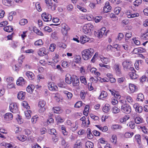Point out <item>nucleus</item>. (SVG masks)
Here are the masks:
<instances>
[{
  "label": "nucleus",
  "instance_id": "obj_35",
  "mask_svg": "<svg viewBox=\"0 0 148 148\" xmlns=\"http://www.w3.org/2000/svg\"><path fill=\"white\" fill-rule=\"evenodd\" d=\"M62 132L64 136H67L68 134V132L66 131L65 127H61Z\"/></svg>",
  "mask_w": 148,
  "mask_h": 148
},
{
  "label": "nucleus",
  "instance_id": "obj_52",
  "mask_svg": "<svg viewBox=\"0 0 148 148\" xmlns=\"http://www.w3.org/2000/svg\"><path fill=\"white\" fill-rule=\"evenodd\" d=\"M18 139L22 141H24L26 139V137L24 135H20L17 137Z\"/></svg>",
  "mask_w": 148,
  "mask_h": 148
},
{
  "label": "nucleus",
  "instance_id": "obj_9",
  "mask_svg": "<svg viewBox=\"0 0 148 148\" xmlns=\"http://www.w3.org/2000/svg\"><path fill=\"white\" fill-rule=\"evenodd\" d=\"M48 87L49 90L51 91H56L58 90V87L52 82L48 83Z\"/></svg>",
  "mask_w": 148,
  "mask_h": 148
},
{
  "label": "nucleus",
  "instance_id": "obj_25",
  "mask_svg": "<svg viewBox=\"0 0 148 148\" xmlns=\"http://www.w3.org/2000/svg\"><path fill=\"white\" fill-rule=\"evenodd\" d=\"M143 119L139 116L136 117L135 119V122L137 124H139L143 122Z\"/></svg>",
  "mask_w": 148,
  "mask_h": 148
},
{
  "label": "nucleus",
  "instance_id": "obj_59",
  "mask_svg": "<svg viewBox=\"0 0 148 148\" xmlns=\"http://www.w3.org/2000/svg\"><path fill=\"white\" fill-rule=\"evenodd\" d=\"M58 85L59 87L65 88L66 86V84L64 82H61L59 83Z\"/></svg>",
  "mask_w": 148,
  "mask_h": 148
},
{
  "label": "nucleus",
  "instance_id": "obj_64",
  "mask_svg": "<svg viewBox=\"0 0 148 148\" xmlns=\"http://www.w3.org/2000/svg\"><path fill=\"white\" fill-rule=\"evenodd\" d=\"M124 36L123 33H120L119 34L117 39L119 40H121L123 38Z\"/></svg>",
  "mask_w": 148,
  "mask_h": 148
},
{
  "label": "nucleus",
  "instance_id": "obj_39",
  "mask_svg": "<svg viewBox=\"0 0 148 148\" xmlns=\"http://www.w3.org/2000/svg\"><path fill=\"white\" fill-rule=\"evenodd\" d=\"M129 118V117L128 116L125 115L123 116L122 118H121L120 119V121L122 123L125 122L127 120H128Z\"/></svg>",
  "mask_w": 148,
  "mask_h": 148
},
{
  "label": "nucleus",
  "instance_id": "obj_33",
  "mask_svg": "<svg viewBox=\"0 0 148 148\" xmlns=\"http://www.w3.org/2000/svg\"><path fill=\"white\" fill-rule=\"evenodd\" d=\"M129 75L131 79H135L137 77V75H136V73L133 72H130Z\"/></svg>",
  "mask_w": 148,
  "mask_h": 148
},
{
  "label": "nucleus",
  "instance_id": "obj_23",
  "mask_svg": "<svg viewBox=\"0 0 148 148\" xmlns=\"http://www.w3.org/2000/svg\"><path fill=\"white\" fill-rule=\"evenodd\" d=\"M120 66V65L118 64H116L114 65V68L117 73H120V72L121 69Z\"/></svg>",
  "mask_w": 148,
  "mask_h": 148
},
{
  "label": "nucleus",
  "instance_id": "obj_15",
  "mask_svg": "<svg viewBox=\"0 0 148 148\" xmlns=\"http://www.w3.org/2000/svg\"><path fill=\"white\" fill-rule=\"evenodd\" d=\"M129 88L131 93H133L137 90V87L135 85L132 84H130Z\"/></svg>",
  "mask_w": 148,
  "mask_h": 148
},
{
  "label": "nucleus",
  "instance_id": "obj_3",
  "mask_svg": "<svg viewBox=\"0 0 148 148\" xmlns=\"http://www.w3.org/2000/svg\"><path fill=\"white\" fill-rule=\"evenodd\" d=\"M94 29V26L88 23L84 26L83 27V31L85 34H87L93 31Z\"/></svg>",
  "mask_w": 148,
  "mask_h": 148
},
{
  "label": "nucleus",
  "instance_id": "obj_7",
  "mask_svg": "<svg viewBox=\"0 0 148 148\" xmlns=\"http://www.w3.org/2000/svg\"><path fill=\"white\" fill-rule=\"evenodd\" d=\"M10 109L11 112L16 113L18 111V109L16 104L15 103H12L10 106Z\"/></svg>",
  "mask_w": 148,
  "mask_h": 148
},
{
  "label": "nucleus",
  "instance_id": "obj_18",
  "mask_svg": "<svg viewBox=\"0 0 148 148\" xmlns=\"http://www.w3.org/2000/svg\"><path fill=\"white\" fill-rule=\"evenodd\" d=\"M110 105L106 104L102 108L103 111L105 113H108L110 110Z\"/></svg>",
  "mask_w": 148,
  "mask_h": 148
},
{
  "label": "nucleus",
  "instance_id": "obj_30",
  "mask_svg": "<svg viewBox=\"0 0 148 148\" xmlns=\"http://www.w3.org/2000/svg\"><path fill=\"white\" fill-rule=\"evenodd\" d=\"M53 110L54 113H61L62 111V110L58 107H53Z\"/></svg>",
  "mask_w": 148,
  "mask_h": 148
},
{
  "label": "nucleus",
  "instance_id": "obj_55",
  "mask_svg": "<svg viewBox=\"0 0 148 148\" xmlns=\"http://www.w3.org/2000/svg\"><path fill=\"white\" fill-rule=\"evenodd\" d=\"M126 99L127 101L131 104H132L134 102L133 100L130 96H127L126 97Z\"/></svg>",
  "mask_w": 148,
  "mask_h": 148
},
{
  "label": "nucleus",
  "instance_id": "obj_54",
  "mask_svg": "<svg viewBox=\"0 0 148 148\" xmlns=\"http://www.w3.org/2000/svg\"><path fill=\"white\" fill-rule=\"evenodd\" d=\"M80 95L82 99H84L86 96V93L84 90H82L81 91Z\"/></svg>",
  "mask_w": 148,
  "mask_h": 148
},
{
  "label": "nucleus",
  "instance_id": "obj_47",
  "mask_svg": "<svg viewBox=\"0 0 148 148\" xmlns=\"http://www.w3.org/2000/svg\"><path fill=\"white\" fill-rule=\"evenodd\" d=\"M89 106H86L84 108V114L86 115L87 116L89 110Z\"/></svg>",
  "mask_w": 148,
  "mask_h": 148
},
{
  "label": "nucleus",
  "instance_id": "obj_56",
  "mask_svg": "<svg viewBox=\"0 0 148 148\" xmlns=\"http://www.w3.org/2000/svg\"><path fill=\"white\" fill-rule=\"evenodd\" d=\"M133 132H126L125 134V136L126 138L131 137L133 135Z\"/></svg>",
  "mask_w": 148,
  "mask_h": 148
},
{
  "label": "nucleus",
  "instance_id": "obj_6",
  "mask_svg": "<svg viewBox=\"0 0 148 148\" xmlns=\"http://www.w3.org/2000/svg\"><path fill=\"white\" fill-rule=\"evenodd\" d=\"M42 17L44 21L48 22L51 21L52 16L51 15L46 12L43 13L42 15Z\"/></svg>",
  "mask_w": 148,
  "mask_h": 148
},
{
  "label": "nucleus",
  "instance_id": "obj_22",
  "mask_svg": "<svg viewBox=\"0 0 148 148\" xmlns=\"http://www.w3.org/2000/svg\"><path fill=\"white\" fill-rule=\"evenodd\" d=\"M34 88V86L33 85H29L26 88V90L28 92L31 93L32 92Z\"/></svg>",
  "mask_w": 148,
  "mask_h": 148
},
{
  "label": "nucleus",
  "instance_id": "obj_16",
  "mask_svg": "<svg viewBox=\"0 0 148 148\" xmlns=\"http://www.w3.org/2000/svg\"><path fill=\"white\" fill-rule=\"evenodd\" d=\"M25 92L21 91L18 93L17 98L20 100H23L25 98Z\"/></svg>",
  "mask_w": 148,
  "mask_h": 148
},
{
  "label": "nucleus",
  "instance_id": "obj_2",
  "mask_svg": "<svg viewBox=\"0 0 148 148\" xmlns=\"http://www.w3.org/2000/svg\"><path fill=\"white\" fill-rule=\"evenodd\" d=\"M126 102V101L124 100H121L120 101V103H121V109L123 113L129 114L131 111V108L129 105L124 103Z\"/></svg>",
  "mask_w": 148,
  "mask_h": 148
},
{
  "label": "nucleus",
  "instance_id": "obj_61",
  "mask_svg": "<svg viewBox=\"0 0 148 148\" xmlns=\"http://www.w3.org/2000/svg\"><path fill=\"white\" fill-rule=\"evenodd\" d=\"M102 17L101 16H96L95 18V22L97 23L99 22L101 20Z\"/></svg>",
  "mask_w": 148,
  "mask_h": 148
},
{
  "label": "nucleus",
  "instance_id": "obj_5",
  "mask_svg": "<svg viewBox=\"0 0 148 148\" xmlns=\"http://www.w3.org/2000/svg\"><path fill=\"white\" fill-rule=\"evenodd\" d=\"M106 28L105 27H102L100 30L98 32L95 31L94 34L95 36L99 38H100L102 37L103 35L105 33Z\"/></svg>",
  "mask_w": 148,
  "mask_h": 148
},
{
  "label": "nucleus",
  "instance_id": "obj_17",
  "mask_svg": "<svg viewBox=\"0 0 148 148\" xmlns=\"http://www.w3.org/2000/svg\"><path fill=\"white\" fill-rule=\"evenodd\" d=\"M26 75L28 78L30 80H32L34 78V75L32 72L28 71L26 72Z\"/></svg>",
  "mask_w": 148,
  "mask_h": 148
},
{
  "label": "nucleus",
  "instance_id": "obj_53",
  "mask_svg": "<svg viewBox=\"0 0 148 148\" xmlns=\"http://www.w3.org/2000/svg\"><path fill=\"white\" fill-rule=\"evenodd\" d=\"M62 29L70 30V28L65 23H63L61 25Z\"/></svg>",
  "mask_w": 148,
  "mask_h": 148
},
{
  "label": "nucleus",
  "instance_id": "obj_31",
  "mask_svg": "<svg viewBox=\"0 0 148 148\" xmlns=\"http://www.w3.org/2000/svg\"><path fill=\"white\" fill-rule=\"evenodd\" d=\"M3 29L6 32H10L13 31V28L12 26H8L5 27L3 28Z\"/></svg>",
  "mask_w": 148,
  "mask_h": 148
},
{
  "label": "nucleus",
  "instance_id": "obj_62",
  "mask_svg": "<svg viewBox=\"0 0 148 148\" xmlns=\"http://www.w3.org/2000/svg\"><path fill=\"white\" fill-rule=\"evenodd\" d=\"M142 0H136L134 2V5L136 6H138L142 3Z\"/></svg>",
  "mask_w": 148,
  "mask_h": 148
},
{
  "label": "nucleus",
  "instance_id": "obj_20",
  "mask_svg": "<svg viewBox=\"0 0 148 148\" xmlns=\"http://www.w3.org/2000/svg\"><path fill=\"white\" fill-rule=\"evenodd\" d=\"M72 81L73 79H72V77L71 75L69 74H67L66 76V82L68 84H70Z\"/></svg>",
  "mask_w": 148,
  "mask_h": 148
},
{
  "label": "nucleus",
  "instance_id": "obj_48",
  "mask_svg": "<svg viewBox=\"0 0 148 148\" xmlns=\"http://www.w3.org/2000/svg\"><path fill=\"white\" fill-rule=\"evenodd\" d=\"M22 104V106L27 109H28L30 108V107L29 106L28 103L26 101H23Z\"/></svg>",
  "mask_w": 148,
  "mask_h": 148
},
{
  "label": "nucleus",
  "instance_id": "obj_19",
  "mask_svg": "<svg viewBox=\"0 0 148 148\" xmlns=\"http://www.w3.org/2000/svg\"><path fill=\"white\" fill-rule=\"evenodd\" d=\"M45 48H41L38 51V54L40 56H42L46 54Z\"/></svg>",
  "mask_w": 148,
  "mask_h": 148
},
{
  "label": "nucleus",
  "instance_id": "obj_14",
  "mask_svg": "<svg viewBox=\"0 0 148 148\" xmlns=\"http://www.w3.org/2000/svg\"><path fill=\"white\" fill-rule=\"evenodd\" d=\"M74 61L76 64H80L81 62V57L78 55H75L73 56Z\"/></svg>",
  "mask_w": 148,
  "mask_h": 148
},
{
  "label": "nucleus",
  "instance_id": "obj_8",
  "mask_svg": "<svg viewBox=\"0 0 148 148\" xmlns=\"http://www.w3.org/2000/svg\"><path fill=\"white\" fill-rule=\"evenodd\" d=\"M133 107L135 109L136 111L137 112L141 113L143 110V107L138 103H135L134 104Z\"/></svg>",
  "mask_w": 148,
  "mask_h": 148
},
{
  "label": "nucleus",
  "instance_id": "obj_12",
  "mask_svg": "<svg viewBox=\"0 0 148 148\" xmlns=\"http://www.w3.org/2000/svg\"><path fill=\"white\" fill-rule=\"evenodd\" d=\"M26 83V81L22 77H19L16 82L17 85L22 86L25 84Z\"/></svg>",
  "mask_w": 148,
  "mask_h": 148
},
{
  "label": "nucleus",
  "instance_id": "obj_26",
  "mask_svg": "<svg viewBox=\"0 0 148 148\" xmlns=\"http://www.w3.org/2000/svg\"><path fill=\"white\" fill-rule=\"evenodd\" d=\"M82 143L80 140H78L74 146V148H80L82 146Z\"/></svg>",
  "mask_w": 148,
  "mask_h": 148
},
{
  "label": "nucleus",
  "instance_id": "obj_46",
  "mask_svg": "<svg viewBox=\"0 0 148 148\" xmlns=\"http://www.w3.org/2000/svg\"><path fill=\"white\" fill-rule=\"evenodd\" d=\"M120 109L117 107H114L112 109V112L114 114L118 113L120 112Z\"/></svg>",
  "mask_w": 148,
  "mask_h": 148
},
{
  "label": "nucleus",
  "instance_id": "obj_40",
  "mask_svg": "<svg viewBox=\"0 0 148 148\" xmlns=\"http://www.w3.org/2000/svg\"><path fill=\"white\" fill-rule=\"evenodd\" d=\"M53 60L54 62L55 63L58 62L59 61V56L58 55L56 54L55 56L53 58Z\"/></svg>",
  "mask_w": 148,
  "mask_h": 148
},
{
  "label": "nucleus",
  "instance_id": "obj_10",
  "mask_svg": "<svg viewBox=\"0 0 148 148\" xmlns=\"http://www.w3.org/2000/svg\"><path fill=\"white\" fill-rule=\"evenodd\" d=\"M46 104L44 100H41L39 101L38 103V107L41 108L42 110H40L39 111L43 112L45 110V108L44 107Z\"/></svg>",
  "mask_w": 148,
  "mask_h": 148
},
{
  "label": "nucleus",
  "instance_id": "obj_50",
  "mask_svg": "<svg viewBox=\"0 0 148 148\" xmlns=\"http://www.w3.org/2000/svg\"><path fill=\"white\" fill-rule=\"evenodd\" d=\"M27 20L26 19H22L19 22V24L21 25H24L27 23Z\"/></svg>",
  "mask_w": 148,
  "mask_h": 148
},
{
  "label": "nucleus",
  "instance_id": "obj_41",
  "mask_svg": "<svg viewBox=\"0 0 148 148\" xmlns=\"http://www.w3.org/2000/svg\"><path fill=\"white\" fill-rule=\"evenodd\" d=\"M101 60L102 62L104 64H107L109 62V59L107 58H101Z\"/></svg>",
  "mask_w": 148,
  "mask_h": 148
},
{
  "label": "nucleus",
  "instance_id": "obj_32",
  "mask_svg": "<svg viewBox=\"0 0 148 148\" xmlns=\"http://www.w3.org/2000/svg\"><path fill=\"white\" fill-rule=\"evenodd\" d=\"M86 148H93V143L90 141H88L85 144Z\"/></svg>",
  "mask_w": 148,
  "mask_h": 148
},
{
  "label": "nucleus",
  "instance_id": "obj_21",
  "mask_svg": "<svg viewBox=\"0 0 148 148\" xmlns=\"http://www.w3.org/2000/svg\"><path fill=\"white\" fill-rule=\"evenodd\" d=\"M2 2L4 5L8 6H11L12 3V0H2Z\"/></svg>",
  "mask_w": 148,
  "mask_h": 148
},
{
  "label": "nucleus",
  "instance_id": "obj_29",
  "mask_svg": "<svg viewBox=\"0 0 148 148\" xmlns=\"http://www.w3.org/2000/svg\"><path fill=\"white\" fill-rule=\"evenodd\" d=\"M72 84L74 86H78L79 84V81L78 78L75 79L74 80H73Z\"/></svg>",
  "mask_w": 148,
  "mask_h": 148
},
{
  "label": "nucleus",
  "instance_id": "obj_34",
  "mask_svg": "<svg viewBox=\"0 0 148 148\" xmlns=\"http://www.w3.org/2000/svg\"><path fill=\"white\" fill-rule=\"evenodd\" d=\"M56 121L58 122L62 123L64 122V119L60 116L58 115L56 116Z\"/></svg>",
  "mask_w": 148,
  "mask_h": 148
},
{
  "label": "nucleus",
  "instance_id": "obj_38",
  "mask_svg": "<svg viewBox=\"0 0 148 148\" xmlns=\"http://www.w3.org/2000/svg\"><path fill=\"white\" fill-rule=\"evenodd\" d=\"M139 14L138 13H135L133 14H130L127 15V17L129 18H131L138 17L139 16Z\"/></svg>",
  "mask_w": 148,
  "mask_h": 148
},
{
  "label": "nucleus",
  "instance_id": "obj_4",
  "mask_svg": "<svg viewBox=\"0 0 148 148\" xmlns=\"http://www.w3.org/2000/svg\"><path fill=\"white\" fill-rule=\"evenodd\" d=\"M132 64V62L130 60H126L123 62L122 65L125 70L129 69L130 70H132L134 69V68L131 67Z\"/></svg>",
  "mask_w": 148,
  "mask_h": 148
},
{
  "label": "nucleus",
  "instance_id": "obj_11",
  "mask_svg": "<svg viewBox=\"0 0 148 148\" xmlns=\"http://www.w3.org/2000/svg\"><path fill=\"white\" fill-rule=\"evenodd\" d=\"M13 116L11 113H7L4 116V120L7 121H9L13 118Z\"/></svg>",
  "mask_w": 148,
  "mask_h": 148
},
{
  "label": "nucleus",
  "instance_id": "obj_27",
  "mask_svg": "<svg viewBox=\"0 0 148 148\" xmlns=\"http://www.w3.org/2000/svg\"><path fill=\"white\" fill-rule=\"evenodd\" d=\"M87 136L88 138L91 139L93 138V135L90 131V128H88L87 129Z\"/></svg>",
  "mask_w": 148,
  "mask_h": 148
},
{
  "label": "nucleus",
  "instance_id": "obj_51",
  "mask_svg": "<svg viewBox=\"0 0 148 148\" xmlns=\"http://www.w3.org/2000/svg\"><path fill=\"white\" fill-rule=\"evenodd\" d=\"M106 8L107 9H111L112 7L110 5L109 2L108 1H107L104 7V9Z\"/></svg>",
  "mask_w": 148,
  "mask_h": 148
},
{
  "label": "nucleus",
  "instance_id": "obj_36",
  "mask_svg": "<svg viewBox=\"0 0 148 148\" xmlns=\"http://www.w3.org/2000/svg\"><path fill=\"white\" fill-rule=\"evenodd\" d=\"M56 48V45L54 43H52L50 44L49 49L50 51L51 52H53Z\"/></svg>",
  "mask_w": 148,
  "mask_h": 148
},
{
  "label": "nucleus",
  "instance_id": "obj_37",
  "mask_svg": "<svg viewBox=\"0 0 148 148\" xmlns=\"http://www.w3.org/2000/svg\"><path fill=\"white\" fill-rule=\"evenodd\" d=\"M110 140L111 142L114 144H115L117 141V138L116 136L115 135L112 136V138L110 139Z\"/></svg>",
  "mask_w": 148,
  "mask_h": 148
},
{
  "label": "nucleus",
  "instance_id": "obj_28",
  "mask_svg": "<svg viewBox=\"0 0 148 148\" xmlns=\"http://www.w3.org/2000/svg\"><path fill=\"white\" fill-rule=\"evenodd\" d=\"M107 95L108 94L106 92L102 91L99 95V99H103V98L106 97Z\"/></svg>",
  "mask_w": 148,
  "mask_h": 148
},
{
  "label": "nucleus",
  "instance_id": "obj_60",
  "mask_svg": "<svg viewBox=\"0 0 148 148\" xmlns=\"http://www.w3.org/2000/svg\"><path fill=\"white\" fill-rule=\"evenodd\" d=\"M142 38L144 40L148 41V32L143 35L142 36Z\"/></svg>",
  "mask_w": 148,
  "mask_h": 148
},
{
  "label": "nucleus",
  "instance_id": "obj_1",
  "mask_svg": "<svg viewBox=\"0 0 148 148\" xmlns=\"http://www.w3.org/2000/svg\"><path fill=\"white\" fill-rule=\"evenodd\" d=\"M94 52V50L92 48L84 50L82 52L83 59L86 60L91 58Z\"/></svg>",
  "mask_w": 148,
  "mask_h": 148
},
{
  "label": "nucleus",
  "instance_id": "obj_63",
  "mask_svg": "<svg viewBox=\"0 0 148 148\" xmlns=\"http://www.w3.org/2000/svg\"><path fill=\"white\" fill-rule=\"evenodd\" d=\"M125 80V77H122L119 78L118 79L117 81L120 84L122 83L123 82H124Z\"/></svg>",
  "mask_w": 148,
  "mask_h": 148
},
{
  "label": "nucleus",
  "instance_id": "obj_58",
  "mask_svg": "<svg viewBox=\"0 0 148 148\" xmlns=\"http://www.w3.org/2000/svg\"><path fill=\"white\" fill-rule=\"evenodd\" d=\"M80 79L81 82L82 83H84V84H86L87 83L86 82V78L84 76H81Z\"/></svg>",
  "mask_w": 148,
  "mask_h": 148
},
{
  "label": "nucleus",
  "instance_id": "obj_43",
  "mask_svg": "<svg viewBox=\"0 0 148 148\" xmlns=\"http://www.w3.org/2000/svg\"><path fill=\"white\" fill-rule=\"evenodd\" d=\"M43 42L42 40L40 39L36 41L34 43V45L36 46H38L42 45L43 44Z\"/></svg>",
  "mask_w": 148,
  "mask_h": 148
},
{
  "label": "nucleus",
  "instance_id": "obj_49",
  "mask_svg": "<svg viewBox=\"0 0 148 148\" xmlns=\"http://www.w3.org/2000/svg\"><path fill=\"white\" fill-rule=\"evenodd\" d=\"M31 112V111L30 110H27L25 111V116L27 119H30L31 117L30 115V113Z\"/></svg>",
  "mask_w": 148,
  "mask_h": 148
},
{
  "label": "nucleus",
  "instance_id": "obj_45",
  "mask_svg": "<svg viewBox=\"0 0 148 148\" xmlns=\"http://www.w3.org/2000/svg\"><path fill=\"white\" fill-rule=\"evenodd\" d=\"M135 138L136 139L137 142L139 145H140L141 143L140 140V136L139 135H137L135 136Z\"/></svg>",
  "mask_w": 148,
  "mask_h": 148
},
{
  "label": "nucleus",
  "instance_id": "obj_44",
  "mask_svg": "<svg viewBox=\"0 0 148 148\" xmlns=\"http://www.w3.org/2000/svg\"><path fill=\"white\" fill-rule=\"evenodd\" d=\"M137 99L139 101H143L144 99L143 95L142 93H139L138 95Z\"/></svg>",
  "mask_w": 148,
  "mask_h": 148
},
{
  "label": "nucleus",
  "instance_id": "obj_57",
  "mask_svg": "<svg viewBox=\"0 0 148 148\" xmlns=\"http://www.w3.org/2000/svg\"><path fill=\"white\" fill-rule=\"evenodd\" d=\"M49 133L51 134L54 135L55 136V137H56V136L55 133H56V130L54 129H50L49 131Z\"/></svg>",
  "mask_w": 148,
  "mask_h": 148
},
{
  "label": "nucleus",
  "instance_id": "obj_24",
  "mask_svg": "<svg viewBox=\"0 0 148 148\" xmlns=\"http://www.w3.org/2000/svg\"><path fill=\"white\" fill-rule=\"evenodd\" d=\"M69 30L62 29V33L63 35V39L66 40L67 39V33Z\"/></svg>",
  "mask_w": 148,
  "mask_h": 148
},
{
  "label": "nucleus",
  "instance_id": "obj_42",
  "mask_svg": "<svg viewBox=\"0 0 148 148\" xmlns=\"http://www.w3.org/2000/svg\"><path fill=\"white\" fill-rule=\"evenodd\" d=\"M132 36V34L131 32H128V33H127L125 34V41H127V40L131 37Z\"/></svg>",
  "mask_w": 148,
  "mask_h": 148
},
{
  "label": "nucleus",
  "instance_id": "obj_13",
  "mask_svg": "<svg viewBox=\"0 0 148 148\" xmlns=\"http://www.w3.org/2000/svg\"><path fill=\"white\" fill-rule=\"evenodd\" d=\"M89 40V38L86 35L81 36L80 37V42L81 43L84 44Z\"/></svg>",
  "mask_w": 148,
  "mask_h": 148
}]
</instances>
